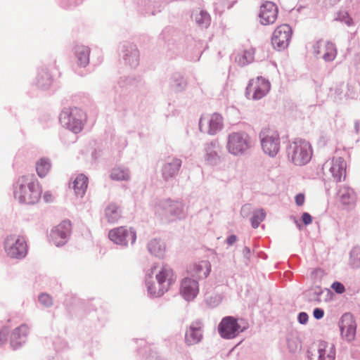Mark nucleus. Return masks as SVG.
Wrapping results in <instances>:
<instances>
[{
	"label": "nucleus",
	"instance_id": "nucleus-1",
	"mask_svg": "<svg viewBox=\"0 0 360 360\" xmlns=\"http://www.w3.org/2000/svg\"><path fill=\"white\" fill-rule=\"evenodd\" d=\"M14 192L15 198L21 203L34 204L41 197L39 184L34 174L20 176Z\"/></svg>",
	"mask_w": 360,
	"mask_h": 360
},
{
	"label": "nucleus",
	"instance_id": "nucleus-2",
	"mask_svg": "<svg viewBox=\"0 0 360 360\" xmlns=\"http://www.w3.org/2000/svg\"><path fill=\"white\" fill-rule=\"evenodd\" d=\"M153 271L157 283L148 285V290L150 295L160 297L168 290L176 277L172 269L166 265L160 267L155 266Z\"/></svg>",
	"mask_w": 360,
	"mask_h": 360
},
{
	"label": "nucleus",
	"instance_id": "nucleus-3",
	"mask_svg": "<svg viewBox=\"0 0 360 360\" xmlns=\"http://www.w3.org/2000/svg\"><path fill=\"white\" fill-rule=\"evenodd\" d=\"M288 156L296 165L302 166L307 164L312 156L309 142L303 139H296L290 145Z\"/></svg>",
	"mask_w": 360,
	"mask_h": 360
},
{
	"label": "nucleus",
	"instance_id": "nucleus-4",
	"mask_svg": "<svg viewBox=\"0 0 360 360\" xmlns=\"http://www.w3.org/2000/svg\"><path fill=\"white\" fill-rule=\"evenodd\" d=\"M4 250L10 257L21 259L25 257L27 253V245L22 236L11 234L5 239Z\"/></svg>",
	"mask_w": 360,
	"mask_h": 360
},
{
	"label": "nucleus",
	"instance_id": "nucleus-5",
	"mask_svg": "<svg viewBox=\"0 0 360 360\" xmlns=\"http://www.w3.org/2000/svg\"><path fill=\"white\" fill-rule=\"evenodd\" d=\"M346 168V162L340 157L329 159L323 165V174L336 182L345 179Z\"/></svg>",
	"mask_w": 360,
	"mask_h": 360
},
{
	"label": "nucleus",
	"instance_id": "nucleus-6",
	"mask_svg": "<svg viewBox=\"0 0 360 360\" xmlns=\"http://www.w3.org/2000/svg\"><path fill=\"white\" fill-rule=\"evenodd\" d=\"M262 148L264 153L275 156L280 149V136L274 129H264L260 133Z\"/></svg>",
	"mask_w": 360,
	"mask_h": 360
},
{
	"label": "nucleus",
	"instance_id": "nucleus-7",
	"mask_svg": "<svg viewBox=\"0 0 360 360\" xmlns=\"http://www.w3.org/2000/svg\"><path fill=\"white\" fill-rule=\"evenodd\" d=\"M251 147V140L245 133L233 132L229 136L227 149L233 155L243 154Z\"/></svg>",
	"mask_w": 360,
	"mask_h": 360
},
{
	"label": "nucleus",
	"instance_id": "nucleus-8",
	"mask_svg": "<svg viewBox=\"0 0 360 360\" xmlns=\"http://www.w3.org/2000/svg\"><path fill=\"white\" fill-rule=\"evenodd\" d=\"M82 117L83 112L74 108L64 110L60 114V120L70 130L78 133L83 127Z\"/></svg>",
	"mask_w": 360,
	"mask_h": 360
},
{
	"label": "nucleus",
	"instance_id": "nucleus-9",
	"mask_svg": "<svg viewBox=\"0 0 360 360\" xmlns=\"http://www.w3.org/2000/svg\"><path fill=\"white\" fill-rule=\"evenodd\" d=\"M269 90V82L262 77H257L250 81L246 89V94L250 98L259 100L265 96Z\"/></svg>",
	"mask_w": 360,
	"mask_h": 360
},
{
	"label": "nucleus",
	"instance_id": "nucleus-10",
	"mask_svg": "<svg viewBox=\"0 0 360 360\" xmlns=\"http://www.w3.org/2000/svg\"><path fill=\"white\" fill-rule=\"evenodd\" d=\"M223 125V117L217 112L202 115L199 122L201 131L209 134H217L222 129Z\"/></svg>",
	"mask_w": 360,
	"mask_h": 360
},
{
	"label": "nucleus",
	"instance_id": "nucleus-11",
	"mask_svg": "<svg viewBox=\"0 0 360 360\" xmlns=\"http://www.w3.org/2000/svg\"><path fill=\"white\" fill-rule=\"evenodd\" d=\"M292 34V29L288 25L283 24L278 26L271 37V44L274 48L278 50H283L287 48L290 44Z\"/></svg>",
	"mask_w": 360,
	"mask_h": 360
},
{
	"label": "nucleus",
	"instance_id": "nucleus-12",
	"mask_svg": "<svg viewBox=\"0 0 360 360\" xmlns=\"http://www.w3.org/2000/svg\"><path fill=\"white\" fill-rule=\"evenodd\" d=\"M335 348L333 344L321 341L311 348V360H335Z\"/></svg>",
	"mask_w": 360,
	"mask_h": 360
},
{
	"label": "nucleus",
	"instance_id": "nucleus-13",
	"mask_svg": "<svg viewBox=\"0 0 360 360\" xmlns=\"http://www.w3.org/2000/svg\"><path fill=\"white\" fill-rule=\"evenodd\" d=\"M108 237L115 243L122 245H126L129 243L133 244L136 240L135 232L123 226L110 230Z\"/></svg>",
	"mask_w": 360,
	"mask_h": 360
},
{
	"label": "nucleus",
	"instance_id": "nucleus-14",
	"mask_svg": "<svg viewBox=\"0 0 360 360\" xmlns=\"http://www.w3.org/2000/svg\"><path fill=\"white\" fill-rule=\"evenodd\" d=\"M218 330L224 338L231 339L242 331L238 321L233 316L224 317L218 326Z\"/></svg>",
	"mask_w": 360,
	"mask_h": 360
},
{
	"label": "nucleus",
	"instance_id": "nucleus-15",
	"mask_svg": "<svg viewBox=\"0 0 360 360\" xmlns=\"http://www.w3.org/2000/svg\"><path fill=\"white\" fill-rule=\"evenodd\" d=\"M278 14L277 6L271 1H266L260 6L259 22L264 25L274 24L278 18Z\"/></svg>",
	"mask_w": 360,
	"mask_h": 360
},
{
	"label": "nucleus",
	"instance_id": "nucleus-16",
	"mask_svg": "<svg viewBox=\"0 0 360 360\" xmlns=\"http://www.w3.org/2000/svg\"><path fill=\"white\" fill-rule=\"evenodd\" d=\"M339 326L342 337L347 341H352L356 335V324L351 314H345L342 316Z\"/></svg>",
	"mask_w": 360,
	"mask_h": 360
},
{
	"label": "nucleus",
	"instance_id": "nucleus-17",
	"mask_svg": "<svg viewBox=\"0 0 360 360\" xmlns=\"http://www.w3.org/2000/svg\"><path fill=\"white\" fill-rule=\"evenodd\" d=\"M71 231V223L65 220L52 229L50 237L56 246H60L65 243L66 238Z\"/></svg>",
	"mask_w": 360,
	"mask_h": 360
},
{
	"label": "nucleus",
	"instance_id": "nucleus-18",
	"mask_svg": "<svg viewBox=\"0 0 360 360\" xmlns=\"http://www.w3.org/2000/svg\"><path fill=\"white\" fill-rule=\"evenodd\" d=\"M314 53L326 61H331L336 57L337 50L333 43L320 40L314 45Z\"/></svg>",
	"mask_w": 360,
	"mask_h": 360
},
{
	"label": "nucleus",
	"instance_id": "nucleus-19",
	"mask_svg": "<svg viewBox=\"0 0 360 360\" xmlns=\"http://www.w3.org/2000/svg\"><path fill=\"white\" fill-rule=\"evenodd\" d=\"M211 271V264L207 260H202L191 264L187 269L188 274L198 279H204Z\"/></svg>",
	"mask_w": 360,
	"mask_h": 360
},
{
	"label": "nucleus",
	"instance_id": "nucleus-20",
	"mask_svg": "<svg viewBox=\"0 0 360 360\" xmlns=\"http://www.w3.org/2000/svg\"><path fill=\"white\" fill-rule=\"evenodd\" d=\"M199 292L198 281L190 278H185L181 281L180 293L182 297L188 300H193Z\"/></svg>",
	"mask_w": 360,
	"mask_h": 360
},
{
	"label": "nucleus",
	"instance_id": "nucleus-21",
	"mask_svg": "<svg viewBox=\"0 0 360 360\" xmlns=\"http://www.w3.org/2000/svg\"><path fill=\"white\" fill-rule=\"evenodd\" d=\"M339 200L345 209L354 207L356 202V196L354 191L348 188L342 187L339 190Z\"/></svg>",
	"mask_w": 360,
	"mask_h": 360
},
{
	"label": "nucleus",
	"instance_id": "nucleus-22",
	"mask_svg": "<svg viewBox=\"0 0 360 360\" xmlns=\"http://www.w3.org/2000/svg\"><path fill=\"white\" fill-rule=\"evenodd\" d=\"M181 166V160L178 158H173L167 162L163 167L162 175L165 179L174 177L179 172Z\"/></svg>",
	"mask_w": 360,
	"mask_h": 360
},
{
	"label": "nucleus",
	"instance_id": "nucleus-23",
	"mask_svg": "<svg viewBox=\"0 0 360 360\" xmlns=\"http://www.w3.org/2000/svg\"><path fill=\"white\" fill-rule=\"evenodd\" d=\"M255 49L250 46H244L239 50L236 60L240 65H245L254 60Z\"/></svg>",
	"mask_w": 360,
	"mask_h": 360
},
{
	"label": "nucleus",
	"instance_id": "nucleus-24",
	"mask_svg": "<svg viewBox=\"0 0 360 360\" xmlns=\"http://www.w3.org/2000/svg\"><path fill=\"white\" fill-rule=\"evenodd\" d=\"M29 328L27 325L22 324L16 328L11 336V345L15 348L21 345V340L27 337Z\"/></svg>",
	"mask_w": 360,
	"mask_h": 360
},
{
	"label": "nucleus",
	"instance_id": "nucleus-25",
	"mask_svg": "<svg viewBox=\"0 0 360 360\" xmlns=\"http://www.w3.org/2000/svg\"><path fill=\"white\" fill-rule=\"evenodd\" d=\"M202 338L200 327L197 324H193L186 330L185 335L186 342L188 345H192L199 342Z\"/></svg>",
	"mask_w": 360,
	"mask_h": 360
},
{
	"label": "nucleus",
	"instance_id": "nucleus-26",
	"mask_svg": "<svg viewBox=\"0 0 360 360\" xmlns=\"http://www.w3.org/2000/svg\"><path fill=\"white\" fill-rule=\"evenodd\" d=\"M88 178L84 174H79L72 182V188L77 195L82 197L88 187Z\"/></svg>",
	"mask_w": 360,
	"mask_h": 360
},
{
	"label": "nucleus",
	"instance_id": "nucleus-27",
	"mask_svg": "<svg viewBox=\"0 0 360 360\" xmlns=\"http://www.w3.org/2000/svg\"><path fill=\"white\" fill-rule=\"evenodd\" d=\"M110 178L114 181H128L130 179V174L127 169L117 166L112 169Z\"/></svg>",
	"mask_w": 360,
	"mask_h": 360
},
{
	"label": "nucleus",
	"instance_id": "nucleus-28",
	"mask_svg": "<svg viewBox=\"0 0 360 360\" xmlns=\"http://www.w3.org/2000/svg\"><path fill=\"white\" fill-rule=\"evenodd\" d=\"M192 16L195 21L201 26L207 27L210 21V17L209 14L200 8L195 9L192 14Z\"/></svg>",
	"mask_w": 360,
	"mask_h": 360
},
{
	"label": "nucleus",
	"instance_id": "nucleus-29",
	"mask_svg": "<svg viewBox=\"0 0 360 360\" xmlns=\"http://www.w3.org/2000/svg\"><path fill=\"white\" fill-rule=\"evenodd\" d=\"M105 216L110 223L117 221L121 217L119 207L115 204L109 205L105 209Z\"/></svg>",
	"mask_w": 360,
	"mask_h": 360
},
{
	"label": "nucleus",
	"instance_id": "nucleus-30",
	"mask_svg": "<svg viewBox=\"0 0 360 360\" xmlns=\"http://www.w3.org/2000/svg\"><path fill=\"white\" fill-rule=\"evenodd\" d=\"M89 53L90 51L88 47L84 46H77L76 53L79 65L86 66L89 63Z\"/></svg>",
	"mask_w": 360,
	"mask_h": 360
},
{
	"label": "nucleus",
	"instance_id": "nucleus-31",
	"mask_svg": "<svg viewBox=\"0 0 360 360\" xmlns=\"http://www.w3.org/2000/svg\"><path fill=\"white\" fill-rule=\"evenodd\" d=\"M51 169L50 161L46 158H41L36 164V170L40 177L45 176Z\"/></svg>",
	"mask_w": 360,
	"mask_h": 360
},
{
	"label": "nucleus",
	"instance_id": "nucleus-32",
	"mask_svg": "<svg viewBox=\"0 0 360 360\" xmlns=\"http://www.w3.org/2000/svg\"><path fill=\"white\" fill-rule=\"evenodd\" d=\"M148 250L152 254L160 256L165 250V245L160 240L153 239L148 243Z\"/></svg>",
	"mask_w": 360,
	"mask_h": 360
},
{
	"label": "nucleus",
	"instance_id": "nucleus-33",
	"mask_svg": "<svg viewBox=\"0 0 360 360\" xmlns=\"http://www.w3.org/2000/svg\"><path fill=\"white\" fill-rule=\"evenodd\" d=\"M288 348L290 352H297L301 350V341L298 337L290 335L287 339Z\"/></svg>",
	"mask_w": 360,
	"mask_h": 360
},
{
	"label": "nucleus",
	"instance_id": "nucleus-34",
	"mask_svg": "<svg viewBox=\"0 0 360 360\" xmlns=\"http://www.w3.org/2000/svg\"><path fill=\"white\" fill-rule=\"evenodd\" d=\"M265 217L266 214L263 210H258L255 211L251 219L252 227L255 229L257 228L260 223L264 219Z\"/></svg>",
	"mask_w": 360,
	"mask_h": 360
},
{
	"label": "nucleus",
	"instance_id": "nucleus-35",
	"mask_svg": "<svg viewBox=\"0 0 360 360\" xmlns=\"http://www.w3.org/2000/svg\"><path fill=\"white\" fill-rule=\"evenodd\" d=\"M39 301L45 307L51 306L53 303L51 296L46 293L41 294L39 296Z\"/></svg>",
	"mask_w": 360,
	"mask_h": 360
},
{
	"label": "nucleus",
	"instance_id": "nucleus-36",
	"mask_svg": "<svg viewBox=\"0 0 360 360\" xmlns=\"http://www.w3.org/2000/svg\"><path fill=\"white\" fill-rule=\"evenodd\" d=\"M332 289L338 294H342L345 291V286L340 282L335 281L331 285Z\"/></svg>",
	"mask_w": 360,
	"mask_h": 360
},
{
	"label": "nucleus",
	"instance_id": "nucleus-37",
	"mask_svg": "<svg viewBox=\"0 0 360 360\" xmlns=\"http://www.w3.org/2000/svg\"><path fill=\"white\" fill-rule=\"evenodd\" d=\"M8 333V330L7 328H3L0 330V345L6 341Z\"/></svg>",
	"mask_w": 360,
	"mask_h": 360
},
{
	"label": "nucleus",
	"instance_id": "nucleus-38",
	"mask_svg": "<svg viewBox=\"0 0 360 360\" xmlns=\"http://www.w3.org/2000/svg\"><path fill=\"white\" fill-rule=\"evenodd\" d=\"M302 219L303 223L305 225L310 224L312 221V218H311V215L307 212L303 213V214L302 216Z\"/></svg>",
	"mask_w": 360,
	"mask_h": 360
},
{
	"label": "nucleus",
	"instance_id": "nucleus-39",
	"mask_svg": "<svg viewBox=\"0 0 360 360\" xmlns=\"http://www.w3.org/2000/svg\"><path fill=\"white\" fill-rule=\"evenodd\" d=\"M313 315L315 319H321L323 317L324 315V311L320 308H316L314 310Z\"/></svg>",
	"mask_w": 360,
	"mask_h": 360
},
{
	"label": "nucleus",
	"instance_id": "nucleus-40",
	"mask_svg": "<svg viewBox=\"0 0 360 360\" xmlns=\"http://www.w3.org/2000/svg\"><path fill=\"white\" fill-rule=\"evenodd\" d=\"M309 316L307 313L301 312L298 316V321L302 324H305L308 321Z\"/></svg>",
	"mask_w": 360,
	"mask_h": 360
},
{
	"label": "nucleus",
	"instance_id": "nucleus-41",
	"mask_svg": "<svg viewBox=\"0 0 360 360\" xmlns=\"http://www.w3.org/2000/svg\"><path fill=\"white\" fill-rule=\"evenodd\" d=\"M295 200L296 204L298 206H301L304 202L305 197H304V194L300 193L295 196Z\"/></svg>",
	"mask_w": 360,
	"mask_h": 360
},
{
	"label": "nucleus",
	"instance_id": "nucleus-42",
	"mask_svg": "<svg viewBox=\"0 0 360 360\" xmlns=\"http://www.w3.org/2000/svg\"><path fill=\"white\" fill-rule=\"evenodd\" d=\"M237 238H236V236H234V235H232V236H230L227 240H226V242L229 245H233L236 241Z\"/></svg>",
	"mask_w": 360,
	"mask_h": 360
},
{
	"label": "nucleus",
	"instance_id": "nucleus-43",
	"mask_svg": "<svg viewBox=\"0 0 360 360\" xmlns=\"http://www.w3.org/2000/svg\"><path fill=\"white\" fill-rule=\"evenodd\" d=\"M250 210L249 205H245L241 209V213L244 214L245 212H248Z\"/></svg>",
	"mask_w": 360,
	"mask_h": 360
},
{
	"label": "nucleus",
	"instance_id": "nucleus-44",
	"mask_svg": "<svg viewBox=\"0 0 360 360\" xmlns=\"http://www.w3.org/2000/svg\"><path fill=\"white\" fill-rule=\"evenodd\" d=\"M44 76V74H42L41 75L39 76V77H43Z\"/></svg>",
	"mask_w": 360,
	"mask_h": 360
}]
</instances>
